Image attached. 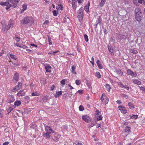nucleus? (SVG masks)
Here are the masks:
<instances>
[{"label":"nucleus","mask_w":145,"mask_h":145,"mask_svg":"<svg viewBox=\"0 0 145 145\" xmlns=\"http://www.w3.org/2000/svg\"><path fill=\"white\" fill-rule=\"evenodd\" d=\"M14 24L12 20H10L9 21L8 25H7L8 27V28L9 29L10 28H12L13 27Z\"/></svg>","instance_id":"14"},{"label":"nucleus","mask_w":145,"mask_h":145,"mask_svg":"<svg viewBox=\"0 0 145 145\" xmlns=\"http://www.w3.org/2000/svg\"><path fill=\"white\" fill-rule=\"evenodd\" d=\"M99 112L98 110H97L95 111V116L96 117H97V116L99 115Z\"/></svg>","instance_id":"53"},{"label":"nucleus","mask_w":145,"mask_h":145,"mask_svg":"<svg viewBox=\"0 0 145 145\" xmlns=\"http://www.w3.org/2000/svg\"><path fill=\"white\" fill-rule=\"evenodd\" d=\"M108 49L109 52L112 55H114V50L112 46H108Z\"/></svg>","instance_id":"13"},{"label":"nucleus","mask_w":145,"mask_h":145,"mask_svg":"<svg viewBox=\"0 0 145 145\" xmlns=\"http://www.w3.org/2000/svg\"><path fill=\"white\" fill-rule=\"evenodd\" d=\"M45 130L46 131L48 132L49 131H50V132L51 133H53L54 132H53L52 130V128L49 126H46L45 128Z\"/></svg>","instance_id":"17"},{"label":"nucleus","mask_w":145,"mask_h":145,"mask_svg":"<svg viewBox=\"0 0 145 145\" xmlns=\"http://www.w3.org/2000/svg\"><path fill=\"white\" fill-rule=\"evenodd\" d=\"M97 117V120L98 121H99L102 119L103 117L101 115L98 116Z\"/></svg>","instance_id":"49"},{"label":"nucleus","mask_w":145,"mask_h":145,"mask_svg":"<svg viewBox=\"0 0 145 145\" xmlns=\"http://www.w3.org/2000/svg\"><path fill=\"white\" fill-rule=\"evenodd\" d=\"M106 2V0H101V2L99 3L100 7H101L105 4Z\"/></svg>","instance_id":"33"},{"label":"nucleus","mask_w":145,"mask_h":145,"mask_svg":"<svg viewBox=\"0 0 145 145\" xmlns=\"http://www.w3.org/2000/svg\"><path fill=\"white\" fill-rule=\"evenodd\" d=\"M103 31L105 34H107L108 33L107 30L106 29H103Z\"/></svg>","instance_id":"64"},{"label":"nucleus","mask_w":145,"mask_h":145,"mask_svg":"<svg viewBox=\"0 0 145 145\" xmlns=\"http://www.w3.org/2000/svg\"><path fill=\"white\" fill-rule=\"evenodd\" d=\"M51 133V132H47L44 135H43L44 137H47L48 138H49L50 137V134Z\"/></svg>","instance_id":"30"},{"label":"nucleus","mask_w":145,"mask_h":145,"mask_svg":"<svg viewBox=\"0 0 145 145\" xmlns=\"http://www.w3.org/2000/svg\"><path fill=\"white\" fill-rule=\"evenodd\" d=\"M84 38L86 42H88V37L86 34H85L84 35Z\"/></svg>","instance_id":"41"},{"label":"nucleus","mask_w":145,"mask_h":145,"mask_svg":"<svg viewBox=\"0 0 145 145\" xmlns=\"http://www.w3.org/2000/svg\"><path fill=\"white\" fill-rule=\"evenodd\" d=\"M8 4H7L5 6L7 7L5 8V9L7 10H8V9L10 7H12V6L11 4H10L8 1H7Z\"/></svg>","instance_id":"26"},{"label":"nucleus","mask_w":145,"mask_h":145,"mask_svg":"<svg viewBox=\"0 0 145 145\" xmlns=\"http://www.w3.org/2000/svg\"><path fill=\"white\" fill-rule=\"evenodd\" d=\"M118 109L123 114H125L127 112V110L125 107L122 105L119 106Z\"/></svg>","instance_id":"6"},{"label":"nucleus","mask_w":145,"mask_h":145,"mask_svg":"<svg viewBox=\"0 0 145 145\" xmlns=\"http://www.w3.org/2000/svg\"><path fill=\"white\" fill-rule=\"evenodd\" d=\"M105 86L106 87L107 90L108 92H109L111 89L110 85L109 84H106L105 85Z\"/></svg>","instance_id":"27"},{"label":"nucleus","mask_w":145,"mask_h":145,"mask_svg":"<svg viewBox=\"0 0 145 145\" xmlns=\"http://www.w3.org/2000/svg\"><path fill=\"white\" fill-rule=\"evenodd\" d=\"M86 83L88 88L89 89L91 87V84L89 82L88 80H86Z\"/></svg>","instance_id":"36"},{"label":"nucleus","mask_w":145,"mask_h":145,"mask_svg":"<svg viewBox=\"0 0 145 145\" xmlns=\"http://www.w3.org/2000/svg\"><path fill=\"white\" fill-rule=\"evenodd\" d=\"M62 130L67 131V127L66 125H63L61 127Z\"/></svg>","instance_id":"31"},{"label":"nucleus","mask_w":145,"mask_h":145,"mask_svg":"<svg viewBox=\"0 0 145 145\" xmlns=\"http://www.w3.org/2000/svg\"><path fill=\"white\" fill-rule=\"evenodd\" d=\"M8 103H12L15 100L14 97L12 95H9L8 97Z\"/></svg>","instance_id":"11"},{"label":"nucleus","mask_w":145,"mask_h":145,"mask_svg":"<svg viewBox=\"0 0 145 145\" xmlns=\"http://www.w3.org/2000/svg\"><path fill=\"white\" fill-rule=\"evenodd\" d=\"M82 119L87 123H89L91 121V119L87 115L83 116L82 117Z\"/></svg>","instance_id":"8"},{"label":"nucleus","mask_w":145,"mask_h":145,"mask_svg":"<svg viewBox=\"0 0 145 145\" xmlns=\"http://www.w3.org/2000/svg\"><path fill=\"white\" fill-rule=\"evenodd\" d=\"M58 52V50H56L55 51H54L53 52H52V51H51L49 53V54H52V55L53 54V55H54L55 54L57 53Z\"/></svg>","instance_id":"51"},{"label":"nucleus","mask_w":145,"mask_h":145,"mask_svg":"<svg viewBox=\"0 0 145 145\" xmlns=\"http://www.w3.org/2000/svg\"><path fill=\"white\" fill-rule=\"evenodd\" d=\"M3 112L2 110L0 109V117H1L3 116Z\"/></svg>","instance_id":"63"},{"label":"nucleus","mask_w":145,"mask_h":145,"mask_svg":"<svg viewBox=\"0 0 145 145\" xmlns=\"http://www.w3.org/2000/svg\"><path fill=\"white\" fill-rule=\"evenodd\" d=\"M135 13L136 19L138 21H140L142 17L141 10L139 8H136L135 10Z\"/></svg>","instance_id":"1"},{"label":"nucleus","mask_w":145,"mask_h":145,"mask_svg":"<svg viewBox=\"0 0 145 145\" xmlns=\"http://www.w3.org/2000/svg\"><path fill=\"white\" fill-rule=\"evenodd\" d=\"M114 72L120 76H122L123 74V72L120 69L116 70Z\"/></svg>","instance_id":"23"},{"label":"nucleus","mask_w":145,"mask_h":145,"mask_svg":"<svg viewBox=\"0 0 145 145\" xmlns=\"http://www.w3.org/2000/svg\"><path fill=\"white\" fill-rule=\"evenodd\" d=\"M76 68V66L75 65H73L71 67V72L74 74H76L75 71Z\"/></svg>","instance_id":"19"},{"label":"nucleus","mask_w":145,"mask_h":145,"mask_svg":"<svg viewBox=\"0 0 145 145\" xmlns=\"http://www.w3.org/2000/svg\"><path fill=\"white\" fill-rule=\"evenodd\" d=\"M81 81L80 80L77 79L75 81V83L77 85H79L81 84Z\"/></svg>","instance_id":"39"},{"label":"nucleus","mask_w":145,"mask_h":145,"mask_svg":"<svg viewBox=\"0 0 145 145\" xmlns=\"http://www.w3.org/2000/svg\"><path fill=\"white\" fill-rule=\"evenodd\" d=\"M32 18L31 17H26L24 18L21 21V23L23 24H26L29 23L30 19Z\"/></svg>","instance_id":"4"},{"label":"nucleus","mask_w":145,"mask_h":145,"mask_svg":"<svg viewBox=\"0 0 145 145\" xmlns=\"http://www.w3.org/2000/svg\"><path fill=\"white\" fill-rule=\"evenodd\" d=\"M138 118V115H133L130 117V119H137Z\"/></svg>","instance_id":"35"},{"label":"nucleus","mask_w":145,"mask_h":145,"mask_svg":"<svg viewBox=\"0 0 145 145\" xmlns=\"http://www.w3.org/2000/svg\"><path fill=\"white\" fill-rule=\"evenodd\" d=\"M140 89L142 91H145V88L143 87H140Z\"/></svg>","instance_id":"57"},{"label":"nucleus","mask_w":145,"mask_h":145,"mask_svg":"<svg viewBox=\"0 0 145 145\" xmlns=\"http://www.w3.org/2000/svg\"><path fill=\"white\" fill-rule=\"evenodd\" d=\"M125 132L127 131L128 132H130V127L128 126H127L126 128L125 129Z\"/></svg>","instance_id":"43"},{"label":"nucleus","mask_w":145,"mask_h":145,"mask_svg":"<svg viewBox=\"0 0 145 145\" xmlns=\"http://www.w3.org/2000/svg\"><path fill=\"white\" fill-rule=\"evenodd\" d=\"M79 110L80 111H83L84 110V108L82 105H80L79 107Z\"/></svg>","instance_id":"48"},{"label":"nucleus","mask_w":145,"mask_h":145,"mask_svg":"<svg viewBox=\"0 0 145 145\" xmlns=\"http://www.w3.org/2000/svg\"><path fill=\"white\" fill-rule=\"evenodd\" d=\"M83 8L81 7L77 12V17L79 20H82L83 18Z\"/></svg>","instance_id":"2"},{"label":"nucleus","mask_w":145,"mask_h":145,"mask_svg":"<svg viewBox=\"0 0 145 145\" xmlns=\"http://www.w3.org/2000/svg\"><path fill=\"white\" fill-rule=\"evenodd\" d=\"M96 63L98 67L99 68V69H101L103 68V66H102L101 64V62L99 60H97Z\"/></svg>","instance_id":"22"},{"label":"nucleus","mask_w":145,"mask_h":145,"mask_svg":"<svg viewBox=\"0 0 145 145\" xmlns=\"http://www.w3.org/2000/svg\"><path fill=\"white\" fill-rule=\"evenodd\" d=\"M90 5V3L89 2L87 5H86L84 7V9L86 12H88L89 11V7Z\"/></svg>","instance_id":"16"},{"label":"nucleus","mask_w":145,"mask_h":145,"mask_svg":"<svg viewBox=\"0 0 145 145\" xmlns=\"http://www.w3.org/2000/svg\"><path fill=\"white\" fill-rule=\"evenodd\" d=\"M25 95V92L24 91V90H22L20 91L17 94V95L19 97L24 96Z\"/></svg>","instance_id":"15"},{"label":"nucleus","mask_w":145,"mask_h":145,"mask_svg":"<svg viewBox=\"0 0 145 145\" xmlns=\"http://www.w3.org/2000/svg\"><path fill=\"white\" fill-rule=\"evenodd\" d=\"M20 48L23 49H26L27 48V47L25 45H20Z\"/></svg>","instance_id":"54"},{"label":"nucleus","mask_w":145,"mask_h":145,"mask_svg":"<svg viewBox=\"0 0 145 145\" xmlns=\"http://www.w3.org/2000/svg\"><path fill=\"white\" fill-rule=\"evenodd\" d=\"M52 13L53 14V15L55 16H56L57 14V11L56 10H54L52 11Z\"/></svg>","instance_id":"44"},{"label":"nucleus","mask_w":145,"mask_h":145,"mask_svg":"<svg viewBox=\"0 0 145 145\" xmlns=\"http://www.w3.org/2000/svg\"><path fill=\"white\" fill-rule=\"evenodd\" d=\"M100 99L103 104H107L109 101L108 98L107 97L106 95L104 93L102 94L101 98H100Z\"/></svg>","instance_id":"3"},{"label":"nucleus","mask_w":145,"mask_h":145,"mask_svg":"<svg viewBox=\"0 0 145 145\" xmlns=\"http://www.w3.org/2000/svg\"><path fill=\"white\" fill-rule=\"evenodd\" d=\"M12 110L13 109L11 107L9 108L7 110V114H9Z\"/></svg>","instance_id":"52"},{"label":"nucleus","mask_w":145,"mask_h":145,"mask_svg":"<svg viewBox=\"0 0 145 145\" xmlns=\"http://www.w3.org/2000/svg\"><path fill=\"white\" fill-rule=\"evenodd\" d=\"M49 23V21L48 20H46L44 23V24L47 25Z\"/></svg>","instance_id":"61"},{"label":"nucleus","mask_w":145,"mask_h":145,"mask_svg":"<svg viewBox=\"0 0 145 145\" xmlns=\"http://www.w3.org/2000/svg\"><path fill=\"white\" fill-rule=\"evenodd\" d=\"M1 24L2 25V31L3 33H6L7 32L8 30L9 29L8 28V27L7 25L5 23L3 24L2 22Z\"/></svg>","instance_id":"5"},{"label":"nucleus","mask_w":145,"mask_h":145,"mask_svg":"<svg viewBox=\"0 0 145 145\" xmlns=\"http://www.w3.org/2000/svg\"><path fill=\"white\" fill-rule=\"evenodd\" d=\"M121 96L123 98L125 99H127L128 98V96L127 95L125 94H121Z\"/></svg>","instance_id":"46"},{"label":"nucleus","mask_w":145,"mask_h":145,"mask_svg":"<svg viewBox=\"0 0 145 145\" xmlns=\"http://www.w3.org/2000/svg\"><path fill=\"white\" fill-rule=\"evenodd\" d=\"M19 74L17 72L15 73L13 76V81L14 83H16L19 79Z\"/></svg>","instance_id":"9"},{"label":"nucleus","mask_w":145,"mask_h":145,"mask_svg":"<svg viewBox=\"0 0 145 145\" xmlns=\"http://www.w3.org/2000/svg\"><path fill=\"white\" fill-rule=\"evenodd\" d=\"M22 83L21 82H19L18 83L17 85L16 86H15L18 89V90H19L22 88Z\"/></svg>","instance_id":"21"},{"label":"nucleus","mask_w":145,"mask_h":145,"mask_svg":"<svg viewBox=\"0 0 145 145\" xmlns=\"http://www.w3.org/2000/svg\"><path fill=\"white\" fill-rule=\"evenodd\" d=\"M51 68V67L49 65L46 66L45 67L46 71L47 72H50Z\"/></svg>","instance_id":"24"},{"label":"nucleus","mask_w":145,"mask_h":145,"mask_svg":"<svg viewBox=\"0 0 145 145\" xmlns=\"http://www.w3.org/2000/svg\"><path fill=\"white\" fill-rule=\"evenodd\" d=\"M132 81L135 84H136L138 85H140L141 84V82L138 80L137 79H133Z\"/></svg>","instance_id":"25"},{"label":"nucleus","mask_w":145,"mask_h":145,"mask_svg":"<svg viewBox=\"0 0 145 145\" xmlns=\"http://www.w3.org/2000/svg\"><path fill=\"white\" fill-rule=\"evenodd\" d=\"M124 87L123 88H125L127 90H129V87L127 86L126 85H125L124 86Z\"/></svg>","instance_id":"62"},{"label":"nucleus","mask_w":145,"mask_h":145,"mask_svg":"<svg viewBox=\"0 0 145 145\" xmlns=\"http://www.w3.org/2000/svg\"><path fill=\"white\" fill-rule=\"evenodd\" d=\"M62 94V91H60L56 92L54 95V96L55 98H57L59 97Z\"/></svg>","instance_id":"20"},{"label":"nucleus","mask_w":145,"mask_h":145,"mask_svg":"<svg viewBox=\"0 0 145 145\" xmlns=\"http://www.w3.org/2000/svg\"><path fill=\"white\" fill-rule=\"evenodd\" d=\"M63 7L62 5H58L56 7V9L57 10H63Z\"/></svg>","instance_id":"32"},{"label":"nucleus","mask_w":145,"mask_h":145,"mask_svg":"<svg viewBox=\"0 0 145 145\" xmlns=\"http://www.w3.org/2000/svg\"><path fill=\"white\" fill-rule=\"evenodd\" d=\"M54 138H53L54 140L55 141L57 142L59 140L61 136L57 133H56L54 134Z\"/></svg>","instance_id":"10"},{"label":"nucleus","mask_w":145,"mask_h":145,"mask_svg":"<svg viewBox=\"0 0 145 145\" xmlns=\"http://www.w3.org/2000/svg\"><path fill=\"white\" fill-rule=\"evenodd\" d=\"M132 52L135 54H137L138 53V51L136 50H131Z\"/></svg>","instance_id":"56"},{"label":"nucleus","mask_w":145,"mask_h":145,"mask_svg":"<svg viewBox=\"0 0 145 145\" xmlns=\"http://www.w3.org/2000/svg\"><path fill=\"white\" fill-rule=\"evenodd\" d=\"M22 9L21 10V12H23L27 8V5L24 4L22 5Z\"/></svg>","instance_id":"34"},{"label":"nucleus","mask_w":145,"mask_h":145,"mask_svg":"<svg viewBox=\"0 0 145 145\" xmlns=\"http://www.w3.org/2000/svg\"><path fill=\"white\" fill-rule=\"evenodd\" d=\"M101 21V17L100 16H98L97 18V20L96 21V23H97V24H99L100 25H101L102 24Z\"/></svg>","instance_id":"18"},{"label":"nucleus","mask_w":145,"mask_h":145,"mask_svg":"<svg viewBox=\"0 0 145 145\" xmlns=\"http://www.w3.org/2000/svg\"><path fill=\"white\" fill-rule=\"evenodd\" d=\"M127 74L128 75H130L132 77H135L137 76V74L136 72H133L130 69L127 70Z\"/></svg>","instance_id":"7"},{"label":"nucleus","mask_w":145,"mask_h":145,"mask_svg":"<svg viewBox=\"0 0 145 145\" xmlns=\"http://www.w3.org/2000/svg\"><path fill=\"white\" fill-rule=\"evenodd\" d=\"M18 90V89L16 88V86H15L13 88V89L11 90V91L13 92H15Z\"/></svg>","instance_id":"47"},{"label":"nucleus","mask_w":145,"mask_h":145,"mask_svg":"<svg viewBox=\"0 0 145 145\" xmlns=\"http://www.w3.org/2000/svg\"><path fill=\"white\" fill-rule=\"evenodd\" d=\"M128 105L129 108L130 109H133L134 108V106L133 104L131 102H129L128 103Z\"/></svg>","instance_id":"28"},{"label":"nucleus","mask_w":145,"mask_h":145,"mask_svg":"<svg viewBox=\"0 0 145 145\" xmlns=\"http://www.w3.org/2000/svg\"><path fill=\"white\" fill-rule=\"evenodd\" d=\"M73 9L75 10L77 7L76 3L72 4Z\"/></svg>","instance_id":"40"},{"label":"nucleus","mask_w":145,"mask_h":145,"mask_svg":"<svg viewBox=\"0 0 145 145\" xmlns=\"http://www.w3.org/2000/svg\"><path fill=\"white\" fill-rule=\"evenodd\" d=\"M21 104V102L20 101L17 100L15 101L14 103V105L15 106H18Z\"/></svg>","instance_id":"29"},{"label":"nucleus","mask_w":145,"mask_h":145,"mask_svg":"<svg viewBox=\"0 0 145 145\" xmlns=\"http://www.w3.org/2000/svg\"><path fill=\"white\" fill-rule=\"evenodd\" d=\"M119 85H120V87L121 88H123L124 87V86L125 85L121 82H120Z\"/></svg>","instance_id":"59"},{"label":"nucleus","mask_w":145,"mask_h":145,"mask_svg":"<svg viewBox=\"0 0 145 145\" xmlns=\"http://www.w3.org/2000/svg\"><path fill=\"white\" fill-rule=\"evenodd\" d=\"M116 102L118 104H120L122 103V102H121V101L120 100H118L116 101Z\"/></svg>","instance_id":"60"},{"label":"nucleus","mask_w":145,"mask_h":145,"mask_svg":"<svg viewBox=\"0 0 145 145\" xmlns=\"http://www.w3.org/2000/svg\"><path fill=\"white\" fill-rule=\"evenodd\" d=\"M55 87V86L54 85H53L51 87L50 90L51 91H53Z\"/></svg>","instance_id":"58"},{"label":"nucleus","mask_w":145,"mask_h":145,"mask_svg":"<svg viewBox=\"0 0 145 145\" xmlns=\"http://www.w3.org/2000/svg\"><path fill=\"white\" fill-rule=\"evenodd\" d=\"M7 4H8L7 1L5 2L2 1L0 2V5L3 6H5Z\"/></svg>","instance_id":"38"},{"label":"nucleus","mask_w":145,"mask_h":145,"mask_svg":"<svg viewBox=\"0 0 145 145\" xmlns=\"http://www.w3.org/2000/svg\"><path fill=\"white\" fill-rule=\"evenodd\" d=\"M11 4L12 6V7L13 8H16L17 7V4L18 3V1L16 0H13L12 1Z\"/></svg>","instance_id":"12"},{"label":"nucleus","mask_w":145,"mask_h":145,"mask_svg":"<svg viewBox=\"0 0 145 145\" xmlns=\"http://www.w3.org/2000/svg\"><path fill=\"white\" fill-rule=\"evenodd\" d=\"M95 76L98 78H99L101 77V75L99 72H97L95 74Z\"/></svg>","instance_id":"37"},{"label":"nucleus","mask_w":145,"mask_h":145,"mask_svg":"<svg viewBox=\"0 0 145 145\" xmlns=\"http://www.w3.org/2000/svg\"><path fill=\"white\" fill-rule=\"evenodd\" d=\"M14 40L17 42H19L20 40V37H15L14 38Z\"/></svg>","instance_id":"45"},{"label":"nucleus","mask_w":145,"mask_h":145,"mask_svg":"<svg viewBox=\"0 0 145 145\" xmlns=\"http://www.w3.org/2000/svg\"><path fill=\"white\" fill-rule=\"evenodd\" d=\"M10 56L11 58L15 60H16L17 58L15 57V55L12 54H10Z\"/></svg>","instance_id":"42"},{"label":"nucleus","mask_w":145,"mask_h":145,"mask_svg":"<svg viewBox=\"0 0 145 145\" xmlns=\"http://www.w3.org/2000/svg\"><path fill=\"white\" fill-rule=\"evenodd\" d=\"M121 39H127V35H121Z\"/></svg>","instance_id":"55"},{"label":"nucleus","mask_w":145,"mask_h":145,"mask_svg":"<svg viewBox=\"0 0 145 145\" xmlns=\"http://www.w3.org/2000/svg\"><path fill=\"white\" fill-rule=\"evenodd\" d=\"M66 80L63 79L60 81V83L62 85H65V84Z\"/></svg>","instance_id":"50"}]
</instances>
